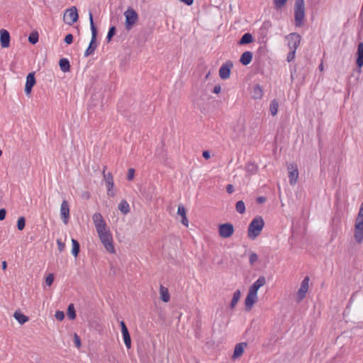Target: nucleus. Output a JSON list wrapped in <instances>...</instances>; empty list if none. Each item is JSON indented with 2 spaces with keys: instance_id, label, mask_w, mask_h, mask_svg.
<instances>
[{
  "instance_id": "3c124183",
  "label": "nucleus",
  "mask_w": 363,
  "mask_h": 363,
  "mask_svg": "<svg viewBox=\"0 0 363 363\" xmlns=\"http://www.w3.org/2000/svg\"><path fill=\"white\" fill-rule=\"evenodd\" d=\"M202 155L206 160H208V159H209L211 157L210 152L208 151H206V150L203 152Z\"/></svg>"
},
{
  "instance_id": "412c9836",
  "label": "nucleus",
  "mask_w": 363,
  "mask_h": 363,
  "mask_svg": "<svg viewBox=\"0 0 363 363\" xmlns=\"http://www.w3.org/2000/svg\"><path fill=\"white\" fill-rule=\"evenodd\" d=\"M252 60V53L250 51H245L244 52L240 59V62L243 65H249Z\"/></svg>"
},
{
  "instance_id": "9d476101",
  "label": "nucleus",
  "mask_w": 363,
  "mask_h": 363,
  "mask_svg": "<svg viewBox=\"0 0 363 363\" xmlns=\"http://www.w3.org/2000/svg\"><path fill=\"white\" fill-rule=\"evenodd\" d=\"M309 281L310 279L308 277H306L302 281L301 286L296 294L297 301L299 302L305 298L306 294L308 291Z\"/></svg>"
},
{
  "instance_id": "6ab92c4d",
  "label": "nucleus",
  "mask_w": 363,
  "mask_h": 363,
  "mask_svg": "<svg viewBox=\"0 0 363 363\" xmlns=\"http://www.w3.org/2000/svg\"><path fill=\"white\" fill-rule=\"evenodd\" d=\"M177 214L182 217L181 222L182 223L185 225L186 227H188L189 225V220L186 217V212L184 206L182 204H179L178 206L177 209Z\"/></svg>"
},
{
  "instance_id": "c85d7f7f",
  "label": "nucleus",
  "mask_w": 363,
  "mask_h": 363,
  "mask_svg": "<svg viewBox=\"0 0 363 363\" xmlns=\"http://www.w3.org/2000/svg\"><path fill=\"white\" fill-rule=\"evenodd\" d=\"M118 209L123 213L127 214L130 211V206L126 201H121L118 205Z\"/></svg>"
},
{
  "instance_id": "49530a36",
  "label": "nucleus",
  "mask_w": 363,
  "mask_h": 363,
  "mask_svg": "<svg viewBox=\"0 0 363 363\" xmlns=\"http://www.w3.org/2000/svg\"><path fill=\"white\" fill-rule=\"evenodd\" d=\"M226 191L228 194H232L234 191V186L232 184H228L226 186Z\"/></svg>"
},
{
  "instance_id": "0eeeda50",
  "label": "nucleus",
  "mask_w": 363,
  "mask_h": 363,
  "mask_svg": "<svg viewBox=\"0 0 363 363\" xmlns=\"http://www.w3.org/2000/svg\"><path fill=\"white\" fill-rule=\"evenodd\" d=\"M125 18V28L127 30H131L138 21L137 12L131 7H128L124 12Z\"/></svg>"
},
{
  "instance_id": "a18cd8bd",
  "label": "nucleus",
  "mask_w": 363,
  "mask_h": 363,
  "mask_svg": "<svg viewBox=\"0 0 363 363\" xmlns=\"http://www.w3.org/2000/svg\"><path fill=\"white\" fill-rule=\"evenodd\" d=\"M73 41V35L72 34H67L65 38V42L69 45Z\"/></svg>"
},
{
  "instance_id": "de8ad7c7",
  "label": "nucleus",
  "mask_w": 363,
  "mask_h": 363,
  "mask_svg": "<svg viewBox=\"0 0 363 363\" xmlns=\"http://www.w3.org/2000/svg\"><path fill=\"white\" fill-rule=\"evenodd\" d=\"M6 210L2 208L0 209V220H3L6 217Z\"/></svg>"
},
{
  "instance_id": "ddd939ff",
  "label": "nucleus",
  "mask_w": 363,
  "mask_h": 363,
  "mask_svg": "<svg viewBox=\"0 0 363 363\" xmlns=\"http://www.w3.org/2000/svg\"><path fill=\"white\" fill-rule=\"evenodd\" d=\"M286 39L288 40V45L289 50H296L301 42V36L297 33H291L287 37Z\"/></svg>"
},
{
  "instance_id": "39448f33",
  "label": "nucleus",
  "mask_w": 363,
  "mask_h": 363,
  "mask_svg": "<svg viewBox=\"0 0 363 363\" xmlns=\"http://www.w3.org/2000/svg\"><path fill=\"white\" fill-rule=\"evenodd\" d=\"M89 21H90V27H91V41L89 43L88 48H86V50L84 52V57H86L92 55L94 52V51L96 49L97 45H98L97 43H96L97 31H96V28L94 23L93 16H92L91 13H89Z\"/></svg>"
},
{
  "instance_id": "58836bf2",
  "label": "nucleus",
  "mask_w": 363,
  "mask_h": 363,
  "mask_svg": "<svg viewBox=\"0 0 363 363\" xmlns=\"http://www.w3.org/2000/svg\"><path fill=\"white\" fill-rule=\"evenodd\" d=\"M54 281V275L52 274H49L45 278V284L50 286Z\"/></svg>"
},
{
  "instance_id": "dca6fc26",
  "label": "nucleus",
  "mask_w": 363,
  "mask_h": 363,
  "mask_svg": "<svg viewBox=\"0 0 363 363\" xmlns=\"http://www.w3.org/2000/svg\"><path fill=\"white\" fill-rule=\"evenodd\" d=\"M60 216L65 224H67L69 219V208L68 202L64 200L60 206Z\"/></svg>"
},
{
  "instance_id": "7c9ffc66",
  "label": "nucleus",
  "mask_w": 363,
  "mask_h": 363,
  "mask_svg": "<svg viewBox=\"0 0 363 363\" xmlns=\"http://www.w3.org/2000/svg\"><path fill=\"white\" fill-rule=\"evenodd\" d=\"M72 254L76 257L79 252V244L75 239H72Z\"/></svg>"
},
{
  "instance_id": "c03bdc74",
  "label": "nucleus",
  "mask_w": 363,
  "mask_h": 363,
  "mask_svg": "<svg viewBox=\"0 0 363 363\" xmlns=\"http://www.w3.org/2000/svg\"><path fill=\"white\" fill-rule=\"evenodd\" d=\"M74 341L76 347L77 348H79L81 347V340H80L79 337L76 333H74Z\"/></svg>"
},
{
  "instance_id": "2eb2a0df",
  "label": "nucleus",
  "mask_w": 363,
  "mask_h": 363,
  "mask_svg": "<svg viewBox=\"0 0 363 363\" xmlns=\"http://www.w3.org/2000/svg\"><path fill=\"white\" fill-rule=\"evenodd\" d=\"M36 83L34 72L29 73L26 77V85H25V93L27 96H29L31 93L32 88Z\"/></svg>"
},
{
  "instance_id": "c9c22d12",
  "label": "nucleus",
  "mask_w": 363,
  "mask_h": 363,
  "mask_svg": "<svg viewBox=\"0 0 363 363\" xmlns=\"http://www.w3.org/2000/svg\"><path fill=\"white\" fill-rule=\"evenodd\" d=\"M28 41L31 44H35L38 41V33H32L28 37Z\"/></svg>"
},
{
  "instance_id": "13d9d810",
  "label": "nucleus",
  "mask_w": 363,
  "mask_h": 363,
  "mask_svg": "<svg viewBox=\"0 0 363 363\" xmlns=\"http://www.w3.org/2000/svg\"><path fill=\"white\" fill-rule=\"evenodd\" d=\"M209 74H210V72L206 74V79H207L208 77Z\"/></svg>"
},
{
  "instance_id": "e433bc0d",
  "label": "nucleus",
  "mask_w": 363,
  "mask_h": 363,
  "mask_svg": "<svg viewBox=\"0 0 363 363\" xmlns=\"http://www.w3.org/2000/svg\"><path fill=\"white\" fill-rule=\"evenodd\" d=\"M286 1L287 0H274V4L276 9H279L286 4Z\"/></svg>"
},
{
  "instance_id": "f3484780",
  "label": "nucleus",
  "mask_w": 363,
  "mask_h": 363,
  "mask_svg": "<svg viewBox=\"0 0 363 363\" xmlns=\"http://www.w3.org/2000/svg\"><path fill=\"white\" fill-rule=\"evenodd\" d=\"M0 43L3 48H7L10 45V34L5 29L0 30Z\"/></svg>"
},
{
  "instance_id": "c756f323",
  "label": "nucleus",
  "mask_w": 363,
  "mask_h": 363,
  "mask_svg": "<svg viewBox=\"0 0 363 363\" xmlns=\"http://www.w3.org/2000/svg\"><path fill=\"white\" fill-rule=\"evenodd\" d=\"M278 108H279V103H278L277 100H276V99L272 100L270 103V106H269L270 112L272 116L277 115V113L278 112Z\"/></svg>"
},
{
  "instance_id": "473e14b6",
  "label": "nucleus",
  "mask_w": 363,
  "mask_h": 363,
  "mask_svg": "<svg viewBox=\"0 0 363 363\" xmlns=\"http://www.w3.org/2000/svg\"><path fill=\"white\" fill-rule=\"evenodd\" d=\"M236 211L242 214L245 212V203L242 201H239L236 203L235 205Z\"/></svg>"
},
{
  "instance_id": "6e6d98bb",
  "label": "nucleus",
  "mask_w": 363,
  "mask_h": 363,
  "mask_svg": "<svg viewBox=\"0 0 363 363\" xmlns=\"http://www.w3.org/2000/svg\"><path fill=\"white\" fill-rule=\"evenodd\" d=\"M1 267H2L3 270H6V268H7V263H6V261H3L1 262Z\"/></svg>"
},
{
  "instance_id": "b1692460",
  "label": "nucleus",
  "mask_w": 363,
  "mask_h": 363,
  "mask_svg": "<svg viewBox=\"0 0 363 363\" xmlns=\"http://www.w3.org/2000/svg\"><path fill=\"white\" fill-rule=\"evenodd\" d=\"M124 343L128 349L131 347V338L128 332V330L121 331Z\"/></svg>"
},
{
  "instance_id": "5fc2aeb1",
  "label": "nucleus",
  "mask_w": 363,
  "mask_h": 363,
  "mask_svg": "<svg viewBox=\"0 0 363 363\" xmlns=\"http://www.w3.org/2000/svg\"><path fill=\"white\" fill-rule=\"evenodd\" d=\"M120 325H121V331L128 329L126 325H125V323L123 321H121L120 322Z\"/></svg>"
},
{
  "instance_id": "7ed1b4c3",
  "label": "nucleus",
  "mask_w": 363,
  "mask_h": 363,
  "mask_svg": "<svg viewBox=\"0 0 363 363\" xmlns=\"http://www.w3.org/2000/svg\"><path fill=\"white\" fill-rule=\"evenodd\" d=\"M264 226V221L261 216H256L248 226L247 235L251 240H255L261 233Z\"/></svg>"
},
{
  "instance_id": "20e7f679",
  "label": "nucleus",
  "mask_w": 363,
  "mask_h": 363,
  "mask_svg": "<svg viewBox=\"0 0 363 363\" xmlns=\"http://www.w3.org/2000/svg\"><path fill=\"white\" fill-rule=\"evenodd\" d=\"M354 238L358 244H361L363 242V201L355 218Z\"/></svg>"
},
{
  "instance_id": "603ef678",
  "label": "nucleus",
  "mask_w": 363,
  "mask_h": 363,
  "mask_svg": "<svg viewBox=\"0 0 363 363\" xmlns=\"http://www.w3.org/2000/svg\"><path fill=\"white\" fill-rule=\"evenodd\" d=\"M181 2L186 4L188 6H191L194 3V0H179Z\"/></svg>"
},
{
  "instance_id": "a878e982",
  "label": "nucleus",
  "mask_w": 363,
  "mask_h": 363,
  "mask_svg": "<svg viewBox=\"0 0 363 363\" xmlns=\"http://www.w3.org/2000/svg\"><path fill=\"white\" fill-rule=\"evenodd\" d=\"M13 317L20 324H24L28 320V318L27 316L18 311H16L14 313Z\"/></svg>"
},
{
  "instance_id": "1a4fd4ad",
  "label": "nucleus",
  "mask_w": 363,
  "mask_h": 363,
  "mask_svg": "<svg viewBox=\"0 0 363 363\" xmlns=\"http://www.w3.org/2000/svg\"><path fill=\"white\" fill-rule=\"evenodd\" d=\"M78 19L77 9L75 6H72L65 11L64 14V21L68 24L72 25L75 23Z\"/></svg>"
},
{
  "instance_id": "ea45409f",
  "label": "nucleus",
  "mask_w": 363,
  "mask_h": 363,
  "mask_svg": "<svg viewBox=\"0 0 363 363\" xmlns=\"http://www.w3.org/2000/svg\"><path fill=\"white\" fill-rule=\"evenodd\" d=\"M135 177V169L133 168H130L128 171L127 179L129 181H132Z\"/></svg>"
},
{
  "instance_id": "393cba45",
  "label": "nucleus",
  "mask_w": 363,
  "mask_h": 363,
  "mask_svg": "<svg viewBox=\"0 0 363 363\" xmlns=\"http://www.w3.org/2000/svg\"><path fill=\"white\" fill-rule=\"evenodd\" d=\"M262 94L263 92L261 86L258 84L255 85L252 90V98L255 99H259L262 97Z\"/></svg>"
},
{
  "instance_id": "a211bd4d",
  "label": "nucleus",
  "mask_w": 363,
  "mask_h": 363,
  "mask_svg": "<svg viewBox=\"0 0 363 363\" xmlns=\"http://www.w3.org/2000/svg\"><path fill=\"white\" fill-rule=\"evenodd\" d=\"M247 342H240L236 344L234 348V352L232 356L233 359H237L240 358L244 353L245 349L247 347Z\"/></svg>"
},
{
  "instance_id": "f03ea898",
  "label": "nucleus",
  "mask_w": 363,
  "mask_h": 363,
  "mask_svg": "<svg viewBox=\"0 0 363 363\" xmlns=\"http://www.w3.org/2000/svg\"><path fill=\"white\" fill-rule=\"evenodd\" d=\"M266 279L264 276H260L249 288L247 296L245 300V305L247 311H250L252 306L258 300V290L264 286Z\"/></svg>"
},
{
  "instance_id": "aec40b11",
  "label": "nucleus",
  "mask_w": 363,
  "mask_h": 363,
  "mask_svg": "<svg viewBox=\"0 0 363 363\" xmlns=\"http://www.w3.org/2000/svg\"><path fill=\"white\" fill-rule=\"evenodd\" d=\"M160 299L164 303H167L170 300L168 289L162 285H161L160 287Z\"/></svg>"
},
{
  "instance_id": "8fccbe9b",
  "label": "nucleus",
  "mask_w": 363,
  "mask_h": 363,
  "mask_svg": "<svg viewBox=\"0 0 363 363\" xmlns=\"http://www.w3.org/2000/svg\"><path fill=\"white\" fill-rule=\"evenodd\" d=\"M247 171H255L256 169V167L253 164H248L246 167Z\"/></svg>"
},
{
  "instance_id": "cd10ccee",
  "label": "nucleus",
  "mask_w": 363,
  "mask_h": 363,
  "mask_svg": "<svg viewBox=\"0 0 363 363\" xmlns=\"http://www.w3.org/2000/svg\"><path fill=\"white\" fill-rule=\"evenodd\" d=\"M59 65H60V69L62 72H67L69 71L70 65H69V62L68 61V60H67L65 58L61 59L60 60Z\"/></svg>"
},
{
  "instance_id": "5701e85b",
  "label": "nucleus",
  "mask_w": 363,
  "mask_h": 363,
  "mask_svg": "<svg viewBox=\"0 0 363 363\" xmlns=\"http://www.w3.org/2000/svg\"><path fill=\"white\" fill-rule=\"evenodd\" d=\"M241 297V292L240 290H236L233 295V298L230 303V308L233 309L238 304L240 298Z\"/></svg>"
},
{
  "instance_id": "f704fd0d",
  "label": "nucleus",
  "mask_w": 363,
  "mask_h": 363,
  "mask_svg": "<svg viewBox=\"0 0 363 363\" xmlns=\"http://www.w3.org/2000/svg\"><path fill=\"white\" fill-rule=\"evenodd\" d=\"M26 220L24 217H20L17 221V228L19 230H23L25 228Z\"/></svg>"
},
{
  "instance_id": "79ce46f5",
  "label": "nucleus",
  "mask_w": 363,
  "mask_h": 363,
  "mask_svg": "<svg viewBox=\"0 0 363 363\" xmlns=\"http://www.w3.org/2000/svg\"><path fill=\"white\" fill-rule=\"evenodd\" d=\"M296 50H290V52L287 55V61L291 62L295 57Z\"/></svg>"
},
{
  "instance_id": "4be33fe9",
  "label": "nucleus",
  "mask_w": 363,
  "mask_h": 363,
  "mask_svg": "<svg viewBox=\"0 0 363 363\" xmlns=\"http://www.w3.org/2000/svg\"><path fill=\"white\" fill-rule=\"evenodd\" d=\"M357 65L359 67H363V43H360L358 45L357 48Z\"/></svg>"
},
{
  "instance_id": "09e8293b",
  "label": "nucleus",
  "mask_w": 363,
  "mask_h": 363,
  "mask_svg": "<svg viewBox=\"0 0 363 363\" xmlns=\"http://www.w3.org/2000/svg\"><path fill=\"white\" fill-rule=\"evenodd\" d=\"M213 91L216 94H219L221 91V86L220 85L215 86Z\"/></svg>"
},
{
  "instance_id": "72a5a7b5",
  "label": "nucleus",
  "mask_w": 363,
  "mask_h": 363,
  "mask_svg": "<svg viewBox=\"0 0 363 363\" xmlns=\"http://www.w3.org/2000/svg\"><path fill=\"white\" fill-rule=\"evenodd\" d=\"M258 261V255L255 252H251L249 255V262L253 266Z\"/></svg>"
},
{
  "instance_id": "423d86ee",
  "label": "nucleus",
  "mask_w": 363,
  "mask_h": 363,
  "mask_svg": "<svg viewBox=\"0 0 363 363\" xmlns=\"http://www.w3.org/2000/svg\"><path fill=\"white\" fill-rule=\"evenodd\" d=\"M294 17L296 26L303 25L305 18L304 0H296L294 6Z\"/></svg>"
},
{
  "instance_id": "6e6552de",
  "label": "nucleus",
  "mask_w": 363,
  "mask_h": 363,
  "mask_svg": "<svg viewBox=\"0 0 363 363\" xmlns=\"http://www.w3.org/2000/svg\"><path fill=\"white\" fill-rule=\"evenodd\" d=\"M104 179L105 181L106 186L107 189V194L108 196L113 197L116 195V192L113 190L114 183L113 175L111 172L105 173V170L103 171Z\"/></svg>"
},
{
  "instance_id": "4468645a",
  "label": "nucleus",
  "mask_w": 363,
  "mask_h": 363,
  "mask_svg": "<svg viewBox=\"0 0 363 363\" xmlns=\"http://www.w3.org/2000/svg\"><path fill=\"white\" fill-rule=\"evenodd\" d=\"M233 67V63L230 61L226 62L219 69V76L222 79H227L230 76V69Z\"/></svg>"
},
{
  "instance_id": "f8f14e48",
  "label": "nucleus",
  "mask_w": 363,
  "mask_h": 363,
  "mask_svg": "<svg viewBox=\"0 0 363 363\" xmlns=\"http://www.w3.org/2000/svg\"><path fill=\"white\" fill-rule=\"evenodd\" d=\"M289 179L291 185L294 186L297 183L298 179V170L296 164H290L287 166Z\"/></svg>"
},
{
  "instance_id": "bb28decb",
  "label": "nucleus",
  "mask_w": 363,
  "mask_h": 363,
  "mask_svg": "<svg viewBox=\"0 0 363 363\" xmlns=\"http://www.w3.org/2000/svg\"><path fill=\"white\" fill-rule=\"evenodd\" d=\"M252 41H253L252 35L250 33H245L242 36L241 39L239 41V44L240 45L248 44V43H252Z\"/></svg>"
},
{
  "instance_id": "9b49d317",
  "label": "nucleus",
  "mask_w": 363,
  "mask_h": 363,
  "mask_svg": "<svg viewBox=\"0 0 363 363\" xmlns=\"http://www.w3.org/2000/svg\"><path fill=\"white\" fill-rule=\"evenodd\" d=\"M219 235L223 238L231 237L234 233L233 225L230 223L221 224L218 227Z\"/></svg>"
},
{
  "instance_id": "4d7b16f0",
  "label": "nucleus",
  "mask_w": 363,
  "mask_h": 363,
  "mask_svg": "<svg viewBox=\"0 0 363 363\" xmlns=\"http://www.w3.org/2000/svg\"><path fill=\"white\" fill-rule=\"evenodd\" d=\"M319 69H320V71H323V64H320V65H319Z\"/></svg>"
},
{
  "instance_id": "2f4dec72",
  "label": "nucleus",
  "mask_w": 363,
  "mask_h": 363,
  "mask_svg": "<svg viewBox=\"0 0 363 363\" xmlns=\"http://www.w3.org/2000/svg\"><path fill=\"white\" fill-rule=\"evenodd\" d=\"M67 316L69 319L74 320L76 318V313L74 305L70 303L67 308Z\"/></svg>"
},
{
  "instance_id": "37998d69",
  "label": "nucleus",
  "mask_w": 363,
  "mask_h": 363,
  "mask_svg": "<svg viewBox=\"0 0 363 363\" xmlns=\"http://www.w3.org/2000/svg\"><path fill=\"white\" fill-rule=\"evenodd\" d=\"M57 248L60 252H62L65 250V244L62 242L60 239L57 240Z\"/></svg>"
},
{
  "instance_id": "f257e3e1",
  "label": "nucleus",
  "mask_w": 363,
  "mask_h": 363,
  "mask_svg": "<svg viewBox=\"0 0 363 363\" xmlns=\"http://www.w3.org/2000/svg\"><path fill=\"white\" fill-rule=\"evenodd\" d=\"M92 220L104 248L109 253L114 254L116 250L113 244V237L102 215L100 213H95L92 216Z\"/></svg>"
},
{
  "instance_id": "864d4df0",
  "label": "nucleus",
  "mask_w": 363,
  "mask_h": 363,
  "mask_svg": "<svg viewBox=\"0 0 363 363\" xmlns=\"http://www.w3.org/2000/svg\"><path fill=\"white\" fill-rule=\"evenodd\" d=\"M265 201H266V199H265V197H263V196H260L257 199V201L259 203H262L265 202Z\"/></svg>"
},
{
  "instance_id": "4c0bfd02",
  "label": "nucleus",
  "mask_w": 363,
  "mask_h": 363,
  "mask_svg": "<svg viewBox=\"0 0 363 363\" xmlns=\"http://www.w3.org/2000/svg\"><path fill=\"white\" fill-rule=\"evenodd\" d=\"M115 33H116V28L114 26L111 27L109 28V30H108L107 36H106V39H107L108 42L111 41L112 37L115 35Z\"/></svg>"
},
{
  "instance_id": "a19ab883",
  "label": "nucleus",
  "mask_w": 363,
  "mask_h": 363,
  "mask_svg": "<svg viewBox=\"0 0 363 363\" xmlns=\"http://www.w3.org/2000/svg\"><path fill=\"white\" fill-rule=\"evenodd\" d=\"M55 317L57 320L62 321L65 318V313L62 311H56Z\"/></svg>"
}]
</instances>
